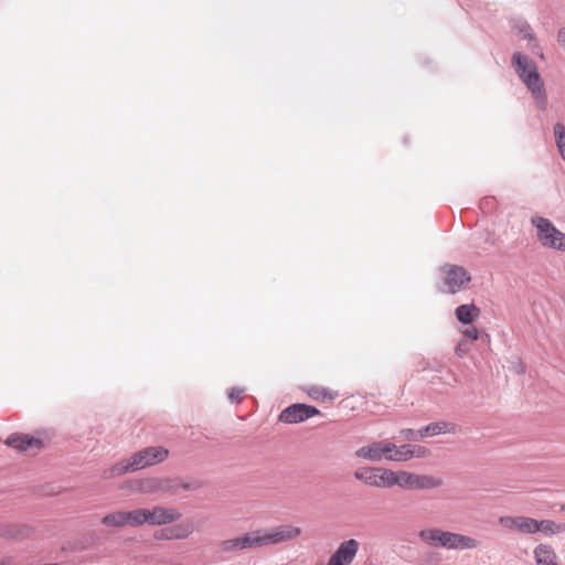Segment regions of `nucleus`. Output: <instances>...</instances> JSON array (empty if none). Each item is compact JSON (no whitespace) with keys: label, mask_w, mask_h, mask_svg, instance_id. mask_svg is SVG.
Returning a JSON list of instances; mask_svg holds the SVG:
<instances>
[{"label":"nucleus","mask_w":565,"mask_h":565,"mask_svg":"<svg viewBox=\"0 0 565 565\" xmlns=\"http://www.w3.org/2000/svg\"><path fill=\"white\" fill-rule=\"evenodd\" d=\"M300 534V527L282 524L268 530L246 532L237 537L224 540L220 543V550L227 553L256 546L274 545L295 539Z\"/></svg>","instance_id":"obj_1"},{"label":"nucleus","mask_w":565,"mask_h":565,"mask_svg":"<svg viewBox=\"0 0 565 565\" xmlns=\"http://www.w3.org/2000/svg\"><path fill=\"white\" fill-rule=\"evenodd\" d=\"M511 67L514 70L518 78L531 93L536 107L545 110L547 107V96L543 78L534 60L525 53L514 52L511 55Z\"/></svg>","instance_id":"obj_2"},{"label":"nucleus","mask_w":565,"mask_h":565,"mask_svg":"<svg viewBox=\"0 0 565 565\" xmlns=\"http://www.w3.org/2000/svg\"><path fill=\"white\" fill-rule=\"evenodd\" d=\"M419 537L423 542L434 547L460 551L477 547V541L470 536L436 527L422 530Z\"/></svg>","instance_id":"obj_3"},{"label":"nucleus","mask_w":565,"mask_h":565,"mask_svg":"<svg viewBox=\"0 0 565 565\" xmlns=\"http://www.w3.org/2000/svg\"><path fill=\"white\" fill-rule=\"evenodd\" d=\"M499 523L508 529H515L521 533L534 534L543 533L544 535H555L564 530L563 524H558L553 520H536L530 516H500Z\"/></svg>","instance_id":"obj_4"},{"label":"nucleus","mask_w":565,"mask_h":565,"mask_svg":"<svg viewBox=\"0 0 565 565\" xmlns=\"http://www.w3.org/2000/svg\"><path fill=\"white\" fill-rule=\"evenodd\" d=\"M471 281V274L461 265L444 264L438 267L436 289L441 294L455 295Z\"/></svg>","instance_id":"obj_5"},{"label":"nucleus","mask_w":565,"mask_h":565,"mask_svg":"<svg viewBox=\"0 0 565 565\" xmlns=\"http://www.w3.org/2000/svg\"><path fill=\"white\" fill-rule=\"evenodd\" d=\"M532 222L543 245L565 252V233L561 232L548 218L537 217Z\"/></svg>","instance_id":"obj_6"},{"label":"nucleus","mask_w":565,"mask_h":565,"mask_svg":"<svg viewBox=\"0 0 565 565\" xmlns=\"http://www.w3.org/2000/svg\"><path fill=\"white\" fill-rule=\"evenodd\" d=\"M315 416H323L318 407L306 403H294L279 413L278 420L285 424H300Z\"/></svg>","instance_id":"obj_7"},{"label":"nucleus","mask_w":565,"mask_h":565,"mask_svg":"<svg viewBox=\"0 0 565 565\" xmlns=\"http://www.w3.org/2000/svg\"><path fill=\"white\" fill-rule=\"evenodd\" d=\"M202 487V482L200 480L194 481H184L179 477H168V478H156L152 480V490L164 492L171 495H175L180 492V490L191 491L196 490Z\"/></svg>","instance_id":"obj_8"},{"label":"nucleus","mask_w":565,"mask_h":565,"mask_svg":"<svg viewBox=\"0 0 565 565\" xmlns=\"http://www.w3.org/2000/svg\"><path fill=\"white\" fill-rule=\"evenodd\" d=\"M42 435V431H36L35 435L12 433L6 438L4 445L19 452H25L31 448L41 449L45 446V440L41 437Z\"/></svg>","instance_id":"obj_9"},{"label":"nucleus","mask_w":565,"mask_h":565,"mask_svg":"<svg viewBox=\"0 0 565 565\" xmlns=\"http://www.w3.org/2000/svg\"><path fill=\"white\" fill-rule=\"evenodd\" d=\"M395 448L396 445L392 443L372 441L370 445L356 449L354 456L371 462H380L384 458L387 459Z\"/></svg>","instance_id":"obj_10"},{"label":"nucleus","mask_w":565,"mask_h":565,"mask_svg":"<svg viewBox=\"0 0 565 565\" xmlns=\"http://www.w3.org/2000/svg\"><path fill=\"white\" fill-rule=\"evenodd\" d=\"M181 516V512L174 508L154 505L152 509H146V524L149 525H168Z\"/></svg>","instance_id":"obj_11"},{"label":"nucleus","mask_w":565,"mask_h":565,"mask_svg":"<svg viewBox=\"0 0 565 565\" xmlns=\"http://www.w3.org/2000/svg\"><path fill=\"white\" fill-rule=\"evenodd\" d=\"M193 523L191 521H183L181 523L157 530L153 536L159 541L185 540L193 533Z\"/></svg>","instance_id":"obj_12"},{"label":"nucleus","mask_w":565,"mask_h":565,"mask_svg":"<svg viewBox=\"0 0 565 565\" xmlns=\"http://www.w3.org/2000/svg\"><path fill=\"white\" fill-rule=\"evenodd\" d=\"M358 550L359 542L356 540H345L340 543L337 550L331 554L327 565H350L354 559Z\"/></svg>","instance_id":"obj_13"},{"label":"nucleus","mask_w":565,"mask_h":565,"mask_svg":"<svg viewBox=\"0 0 565 565\" xmlns=\"http://www.w3.org/2000/svg\"><path fill=\"white\" fill-rule=\"evenodd\" d=\"M147 456L142 454V450L135 452L127 460L120 461L114 465L110 469L113 476H122L127 472L138 471L146 467H149L147 463Z\"/></svg>","instance_id":"obj_14"},{"label":"nucleus","mask_w":565,"mask_h":565,"mask_svg":"<svg viewBox=\"0 0 565 565\" xmlns=\"http://www.w3.org/2000/svg\"><path fill=\"white\" fill-rule=\"evenodd\" d=\"M429 452V449L424 446L404 444L399 447L396 446L391 456H387V460L407 461L413 458H425Z\"/></svg>","instance_id":"obj_15"},{"label":"nucleus","mask_w":565,"mask_h":565,"mask_svg":"<svg viewBox=\"0 0 565 565\" xmlns=\"http://www.w3.org/2000/svg\"><path fill=\"white\" fill-rule=\"evenodd\" d=\"M460 427L457 424L448 422H434L420 428L424 438L433 437L441 434H456Z\"/></svg>","instance_id":"obj_16"},{"label":"nucleus","mask_w":565,"mask_h":565,"mask_svg":"<svg viewBox=\"0 0 565 565\" xmlns=\"http://www.w3.org/2000/svg\"><path fill=\"white\" fill-rule=\"evenodd\" d=\"M31 533V529L25 524H0V537L9 540H23Z\"/></svg>","instance_id":"obj_17"},{"label":"nucleus","mask_w":565,"mask_h":565,"mask_svg":"<svg viewBox=\"0 0 565 565\" xmlns=\"http://www.w3.org/2000/svg\"><path fill=\"white\" fill-rule=\"evenodd\" d=\"M479 315L480 309L475 303H462L455 309L456 319L462 324H471Z\"/></svg>","instance_id":"obj_18"},{"label":"nucleus","mask_w":565,"mask_h":565,"mask_svg":"<svg viewBox=\"0 0 565 565\" xmlns=\"http://www.w3.org/2000/svg\"><path fill=\"white\" fill-rule=\"evenodd\" d=\"M509 23L511 29L522 40H533L536 35L531 24L522 17H513Z\"/></svg>","instance_id":"obj_19"},{"label":"nucleus","mask_w":565,"mask_h":565,"mask_svg":"<svg viewBox=\"0 0 565 565\" xmlns=\"http://www.w3.org/2000/svg\"><path fill=\"white\" fill-rule=\"evenodd\" d=\"M534 558L537 565H553L556 554L547 544H539L534 548Z\"/></svg>","instance_id":"obj_20"},{"label":"nucleus","mask_w":565,"mask_h":565,"mask_svg":"<svg viewBox=\"0 0 565 565\" xmlns=\"http://www.w3.org/2000/svg\"><path fill=\"white\" fill-rule=\"evenodd\" d=\"M377 472L379 467H360L358 468L353 476L356 480L370 486L375 487L377 486Z\"/></svg>","instance_id":"obj_21"},{"label":"nucleus","mask_w":565,"mask_h":565,"mask_svg":"<svg viewBox=\"0 0 565 565\" xmlns=\"http://www.w3.org/2000/svg\"><path fill=\"white\" fill-rule=\"evenodd\" d=\"M443 480L429 475L414 473L413 489L427 490L440 487Z\"/></svg>","instance_id":"obj_22"},{"label":"nucleus","mask_w":565,"mask_h":565,"mask_svg":"<svg viewBox=\"0 0 565 565\" xmlns=\"http://www.w3.org/2000/svg\"><path fill=\"white\" fill-rule=\"evenodd\" d=\"M142 454L147 456V463L153 466L164 461L169 456V450L162 446L147 447L142 449Z\"/></svg>","instance_id":"obj_23"},{"label":"nucleus","mask_w":565,"mask_h":565,"mask_svg":"<svg viewBox=\"0 0 565 565\" xmlns=\"http://www.w3.org/2000/svg\"><path fill=\"white\" fill-rule=\"evenodd\" d=\"M306 393L310 398L319 402L333 401L339 395L337 392L317 385L308 387Z\"/></svg>","instance_id":"obj_24"},{"label":"nucleus","mask_w":565,"mask_h":565,"mask_svg":"<svg viewBox=\"0 0 565 565\" xmlns=\"http://www.w3.org/2000/svg\"><path fill=\"white\" fill-rule=\"evenodd\" d=\"M125 514V524L130 526H141L146 524V509H135L129 511H124Z\"/></svg>","instance_id":"obj_25"},{"label":"nucleus","mask_w":565,"mask_h":565,"mask_svg":"<svg viewBox=\"0 0 565 565\" xmlns=\"http://www.w3.org/2000/svg\"><path fill=\"white\" fill-rule=\"evenodd\" d=\"M100 524H103L106 527L126 526L124 511H116V512L105 514L100 519Z\"/></svg>","instance_id":"obj_26"},{"label":"nucleus","mask_w":565,"mask_h":565,"mask_svg":"<svg viewBox=\"0 0 565 565\" xmlns=\"http://www.w3.org/2000/svg\"><path fill=\"white\" fill-rule=\"evenodd\" d=\"M553 135L555 139V145L559 152L561 158L565 161V126L564 124L557 121L553 127Z\"/></svg>","instance_id":"obj_27"},{"label":"nucleus","mask_w":565,"mask_h":565,"mask_svg":"<svg viewBox=\"0 0 565 565\" xmlns=\"http://www.w3.org/2000/svg\"><path fill=\"white\" fill-rule=\"evenodd\" d=\"M395 475L396 472L379 467L377 472V488H391L395 486Z\"/></svg>","instance_id":"obj_28"},{"label":"nucleus","mask_w":565,"mask_h":565,"mask_svg":"<svg viewBox=\"0 0 565 565\" xmlns=\"http://www.w3.org/2000/svg\"><path fill=\"white\" fill-rule=\"evenodd\" d=\"M414 472L397 471L395 475V486L403 489H413Z\"/></svg>","instance_id":"obj_29"},{"label":"nucleus","mask_w":565,"mask_h":565,"mask_svg":"<svg viewBox=\"0 0 565 565\" xmlns=\"http://www.w3.org/2000/svg\"><path fill=\"white\" fill-rule=\"evenodd\" d=\"M399 436L407 441H417L424 439L422 436L420 429L415 430L412 428H403L399 430Z\"/></svg>","instance_id":"obj_30"},{"label":"nucleus","mask_w":565,"mask_h":565,"mask_svg":"<svg viewBox=\"0 0 565 565\" xmlns=\"http://www.w3.org/2000/svg\"><path fill=\"white\" fill-rule=\"evenodd\" d=\"M497 201L493 196H484L480 201V209L484 213H490L495 209Z\"/></svg>","instance_id":"obj_31"},{"label":"nucleus","mask_w":565,"mask_h":565,"mask_svg":"<svg viewBox=\"0 0 565 565\" xmlns=\"http://www.w3.org/2000/svg\"><path fill=\"white\" fill-rule=\"evenodd\" d=\"M244 392V388L239 386H233L227 390V398L230 399L231 403H238L241 402V397Z\"/></svg>","instance_id":"obj_32"},{"label":"nucleus","mask_w":565,"mask_h":565,"mask_svg":"<svg viewBox=\"0 0 565 565\" xmlns=\"http://www.w3.org/2000/svg\"><path fill=\"white\" fill-rule=\"evenodd\" d=\"M527 47L534 55H537L541 58L544 57L543 51L540 47V43L537 41L536 35L534 36L533 40H527Z\"/></svg>","instance_id":"obj_33"},{"label":"nucleus","mask_w":565,"mask_h":565,"mask_svg":"<svg viewBox=\"0 0 565 565\" xmlns=\"http://www.w3.org/2000/svg\"><path fill=\"white\" fill-rule=\"evenodd\" d=\"M463 338L465 340L468 342V341H476L479 339V335H480V331L475 328V327H471V328H467L463 332Z\"/></svg>","instance_id":"obj_34"},{"label":"nucleus","mask_w":565,"mask_h":565,"mask_svg":"<svg viewBox=\"0 0 565 565\" xmlns=\"http://www.w3.org/2000/svg\"><path fill=\"white\" fill-rule=\"evenodd\" d=\"M467 341L466 340H461L460 342L457 343V345L455 347V353L459 356V358H463L466 355V352H467Z\"/></svg>","instance_id":"obj_35"},{"label":"nucleus","mask_w":565,"mask_h":565,"mask_svg":"<svg viewBox=\"0 0 565 565\" xmlns=\"http://www.w3.org/2000/svg\"><path fill=\"white\" fill-rule=\"evenodd\" d=\"M441 365L439 363H434L431 364L430 362H427L426 363V366L424 367V370H431V371H435V372H438L440 373L441 372Z\"/></svg>","instance_id":"obj_36"},{"label":"nucleus","mask_w":565,"mask_h":565,"mask_svg":"<svg viewBox=\"0 0 565 565\" xmlns=\"http://www.w3.org/2000/svg\"><path fill=\"white\" fill-rule=\"evenodd\" d=\"M557 40L561 43V45L565 49V26L558 30Z\"/></svg>","instance_id":"obj_37"},{"label":"nucleus","mask_w":565,"mask_h":565,"mask_svg":"<svg viewBox=\"0 0 565 565\" xmlns=\"http://www.w3.org/2000/svg\"><path fill=\"white\" fill-rule=\"evenodd\" d=\"M448 379H451L455 383H457V382H458L457 376H456L452 372H449V373H448Z\"/></svg>","instance_id":"obj_38"},{"label":"nucleus","mask_w":565,"mask_h":565,"mask_svg":"<svg viewBox=\"0 0 565 565\" xmlns=\"http://www.w3.org/2000/svg\"><path fill=\"white\" fill-rule=\"evenodd\" d=\"M429 63H430V62L428 61V58H425V60L423 61V64H424V65H428Z\"/></svg>","instance_id":"obj_39"},{"label":"nucleus","mask_w":565,"mask_h":565,"mask_svg":"<svg viewBox=\"0 0 565 565\" xmlns=\"http://www.w3.org/2000/svg\"><path fill=\"white\" fill-rule=\"evenodd\" d=\"M444 383L448 384V385H452L451 382L449 380H444Z\"/></svg>","instance_id":"obj_40"},{"label":"nucleus","mask_w":565,"mask_h":565,"mask_svg":"<svg viewBox=\"0 0 565 565\" xmlns=\"http://www.w3.org/2000/svg\"><path fill=\"white\" fill-rule=\"evenodd\" d=\"M561 509H562L563 511H565V504H563Z\"/></svg>","instance_id":"obj_41"}]
</instances>
